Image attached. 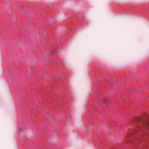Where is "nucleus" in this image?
<instances>
[{
  "instance_id": "obj_1",
  "label": "nucleus",
  "mask_w": 149,
  "mask_h": 149,
  "mask_svg": "<svg viewBox=\"0 0 149 149\" xmlns=\"http://www.w3.org/2000/svg\"><path fill=\"white\" fill-rule=\"evenodd\" d=\"M139 122L142 125L141 127L138 126V127L140 129L142 128L149 129V114L144 113L140 116L134 117L132 122Z\"/></svg>"
},
{
  "instance_id": "obj_2",
  "label": "nucleus",
  "mask_w": 149,
  "mask_h": 149,
  "mask_svg": "<svg viewBox=\"0 0 149 149\" xmlns=\"http://www.w3.org/2000/svg\"><path fill=\"white\" fill-rule=\"evenodd\" d=\"M19 131L21 132H22L24 131L23 129L21 127H20L19 129Z\"/></svg>"
},
{
  "instance_id": "obj_3",
  "label": "nucleus",
  "mask_w": 149,
  "mask_h": 149,
  "mask_svg": "<svg viewBox=\"0 0 149 149\" xmlns=\"http://www.w3.org/2000/svg\"><path fill=\"white\" fill-rule=\"evenodd\" d=\"M104 101L106 102H108V100L107 99H104Z\"/></svg>"
},
{
  "instance_id": "obj_4",
  "label": "nucleus",
  "mask_w": 149,
  "mask_h": 149,
  "mask_svg": "<svg viewBox=\"0 0 149 149\" xmlns=\"http://www.w3.org/2000/svg\"><path fill=\"white\" fill-rule=\"evenodd\" d=\"M132 127H128V129H132Z\"/></svg>"
},
{
  "instance_id": "obj_5",
  "label": "nucleus",
  "mask_w": 149,
  "mask_h": 149,
  "mask_svg": "<svg viewBox=\"0 0 149 149\" xmlns=\"http://www.w3.org/2000/svg\"><path fill=\"white\" fill-rule=\"evenodd\" d=\"M141 141V140H139V141H138V143H137L139 144V142Z\"/></svg>"
},
{
  "instance_id": "obj_6",
  "label": "nucleus",
  "mask_w": 149,
  "mask_h": 149,
  "mask_svg": "<svg viewBox=\"0 0 149 149\" xmlns=\"http://www.w3.org/2000/svg\"><path fill=\"white\" fill-rule=\"evenodd\" d=\"M147 135H149V133H148Z\"/></svg>"
},
{
  "instance_id": "obj_7",
  "label": "nucleus",
  "mask_w": 149,
  "mask_h": 149,
  "mask_svg": "<svg viewBox=\"0 0 149 149\" xmlns=\"http://www.w3.org/2000/svg\"><path fill=\"white\" fill-rule=\"evenodd\" d=\"M137 140H138V141H137V142H138V141H139V140H138V139H137Z\"/></svg>"
}]
</instances>
